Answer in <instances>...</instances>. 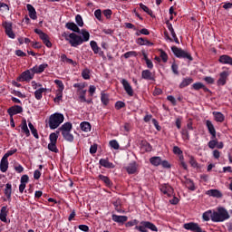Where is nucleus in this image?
I'll return each instance as SVG.
<instances>
[{"instance_id": "obj_1", "label": "nucleus", "mask_w": 232, "mask_h": 232, "mask_svg": "<svg viewBox=\"0 0 232 232\" xmlns=\"http://www.w3.org/2000/svg\"><path fill=\"white\" fill-rule=\"evenodd\" d=\"M64 122V114L55 112L49 117L48 125L50 130H57Z\"/></svg>"}, {"instance_id": "obj_2", "label": "nucleus", "mask_w": 232, "mask_h": 232, "mask_svg": "<svg viewBox=\"0 0 232 232\" xmlns=\"http://www.w3.org/2000/svg\"><path fill=\"white\" fill-rule=\"evenodd\" d=\"M229 218V212L224 208H218V211H214L211 215L212 222H224Z\"/></svg>"}, {"instance_id": "obj_3", "label": "nucleus", "mask_w": 232, "mask_h": 232, "mask_svg": "<svg viewBox=\"0 0 232 232\" xmlns=\"http://www.w3.org/2000/svg\"><path fill=\"white\" fill-rule=\"evenodd\" d=\"M135 229L140 232H148V229L150 231L159 232L157 226L150 221H141L140 226H136Z\"/></svg>"}, {"instance_id": "obj_4", "label": "nucleus", "mask_w": 232, "mask_h": 232, "mask_svg": "<svg viewBox=\"0 0 232 232\" xmlns=\"http://www.w3.org/2000/svg\"><path fill=\"white\" fill-rule=\"evenodd\" d=\"M172 53L178 59H188V61H193V56H191V53L182 50V48H179L177 46L171 47Z\"/></svg>"}, {"instance_id": "obj_5", "label": "nucleus", "mask_w": 232, "mask_h": 232, "mask_svg": "<svg viewBox=\"0 0 232 232\" xmlns=\"http://www.w3.org/2000/svg\"><path fill=\"white\" fill-rule=\"evenodd\" d=\"M69 44L73 48H77V46H81L82 44V36L75 34V33H71L69 34Z\"/></svg>"}, {"instance_id": "obj_6", "label": "nucleus", "mask_w": 232, "mask_h": 232, "mask_svg": "<svg viewBox=\"0 0 232 232\" xmlns=\"http://www.w3.org/2000/svg\"><path fill=\"white\" fill-rule=\"evenodd\" d=\"M34 75H35L34 72H32V69L26 70L25 72H22L21 75L16 79L18 82H28L34 79Z\"/></svg>"}, {"instance_id": "obj_7", "label": "nucleus", "mask_w": 232, "mask_h": 232, "mask_svg": "<svg viewBox=\"0 0 232 232\" xmlns=\"http://www.w3.org/2000/svg\"><path fill=\"white\" fill-rule=\"evenodd\" d=\"M34 34L39 35L40 39L43 41L44 44L47 46V48H52V42H50V37L44 32L40 29H34Z\"/></svg>"}, {"instance_id": "obj_8", "label": "nucleus", "mask_w": 232, "mask_h": 232, "mask_svg": "<svg viewBox=\"0 0 232 232\" xmlns=\"http://www.w3.org/2000/svg\"><path fill=\"white\" fill-rule=\"evenodd\" d=\"M160 191L163 193V195H167V197H171L173 195V187L168 183L160 184Z\"/></svg>"}, {"instance_id": "obj_9", "label": "nucleus", "mask_w": 232, "mask_h": 232, "mask_svg": "<svg viewBox=\"0 0 232 232\" xmlns=\"http://www.w3.org/2000/svg\"><path fill=\"white\" fill-rule=\"evenodd\" d=\"M3 27L5 28V34L10 39H15V34L14 33V30H12V23L10 22H4Z\"/></svg>"}, {"instance_id": "obj_10", "label": "nucleus", "mask_w": 232, "mask_h": 232, "mask_svg": "<svg viewBox=\"0 0 232 232\" xmlns=\"http://www.w3.org/2000/svg\"><path fill=\"white\" fill-rule=\"evenodd\" d=\"M227 77H229V72L227 71H223L219 73V78L217 82L218 86H226L227 82Z\"/></svg>"}, {"instance_id": "obj_11", "label": "nucleus", "mask_w": 232, "mask_h": 232, "mask_svg": "<svg viewBox=\"0 0 232 232\" xmlns=\"http://www.w3.org/2000/svg\"><path fill=\"white\" fill-rule=\"evenodd\" d=\"M7 113L10 117H14V115L23 113V107L20 105H14L7 110Z\"/></svg>"}, {"instance_id": "obj_12", "label": "nucleus", "mask_w": 232, "mask_h": 232, "mask_svg": "<svg viewBox=\"0 0 232 232\" xmlns=\"http://www.w3.org/2000/svg\"><path fill=\"white\" fill-rule=\"evenodd\" d=\"M121 83L122 84L126 93L130 96V97H133V88L131 87V85L130 84V82H128V80L126 79H122L121 81Z\"/></svg>"}, {"instance_id": "obj_13", "label": "nucleus", "mask_w": 232, "mask_h": 232, "mask_svg": "<svg viewBox=\"0 0 232 232\" xmlns=\"http://www.w3.org/2000/svg\"><path fill=\"white\" fill-rule=\"evenodd\" d=\"M206 126L211 135V139H217V130H215V125H213V122H211L209 120H207Z\"/></svg>"}, {"instance_id": "obj_14", "label": "nucleus", "mask_w": 232, "mask_h": 232, "mask_svg": "<svg viewBox=\"0 0 232 232\" xmlns=\"http://www.w3.org/2000/svg\"><path fill=\"white\" fill-rule=\"evenodd\" d=\"M99 164H100V166H102V168H106L107 169H115V164L110 162V160H108V158L101 159L99 160Z\"/></svg>"}, {"instance_id": "obj_15", "label": "nucleus", "mask_w": 232, "mask_h": 232, "mask_svg": "<svg viewBox=\"0 0 232 232\" xmlns=\"http://www.w3.org/2000/svg\"><path fill=\"white\" fill-rule=\"evenodd\" d=\"M90 46H91L93 53H95V54L98 53L101 57H102V55H104V52L102 50H101V47H99V45L97 44V42L91 41Z\"/></svg>"}, {"instance_id": "obj_16", "label": "nucleus", "mask_w": 232, "mask_h": 232, "mask_svg": "<svg viewBox=\"0 0 232 232\" xmlns=\"http://www.w3.org/2000/svg\"><path fill=\"white\" fill-rule=\"evenodd\" d=\"M218 63H220V64H228L229 66H232V57L227 54H222L218 58Z\"/></svg>"}, {"instance_id": "obj_17", "label": "nucleus", "mask_w": 232, "mask_h": 232, "mask_svg": "<svg viewBox=\"0 0 232 232\" xmlns=\"http://www.w3.org/2000/svg\"><path fill=\"white\" fill-rule=\"evenodd\" d=\"M46 68H48V63H43L40 64L39 66L35 65L33 68H31V72L32 73H43V72H44V70H46Z\"/></svg>"}, {"instance_id": "obj_18", "label": "nucleus", "mask_w": 232, "mask_h": 232, "mask_svg": "<svg viewBox=\"0 0 232 232\" xmlns=\"http://www.w3.org/2000/svg\"><path fill=\"white\" fill-rule=\"evenodd\" d=\"M111 218L113 222H116L117 224H124L125 222H128V216H119L117 214H112Z\"/></svg>"}, {"instance_id": "obj_19", "label": "nucleus", "mask_w": 232, "mask_h": 232, "mask_svg": "<svg viewBox=\"0 0 232 232\" xmlns=\"http://www.w3.org/2000/svg\"><path fill=\"white\" fill-rule=\"evenodd\" d=\"M65 28H67V30H71V32H74L75 34H81V29L73 22L66 23Z\"/></svg>"}, {"instance_id": "obj_20", "label": "nucleus", "mask_w": 232, "mask_h": 232, "mask_svg": "<svg viewBox=\"0 0 232 232\" xmlns=\"http://www.w3.org/2000/svg\"><path fill=\"white\" fill-rule=\"evenodd\" d=\"M27 11L29 12V17L30 19H33L35 21L37 19V11H35V7L34 5L27 4L26 5Z\"/></svg>"}, {"instance_id": "obj_21", "label": "nucleus", "mask_w": 232, "mask_h": 232, "mask_svg": "<svg viewBox=\"0 0 232 232\" xmlns=\"http://www.w3.org/2000/svg\"><path fill=\"white\" fill-rule=\"evenodd\" d=\"M98 180H102V182H103V184H105L107 188H111L113 186V182H111V179H110L109 177L104 176L102 174H100L98 176Z\"/></svg>"}, {"instance_id": "obj_22", "label": "nucleus", "mask_w": 232, "mask_h": 232, "mask_svg": "<svg viewBox=\"0 0 232 232\" xmlns=\"http://www.w3.org/2000/svg\"><path fill=\"white\" fill-rule=\"evenodd\" d=\"M192 88L198 92V90H203L206 93H209L211 92L204 83L202 82H195L192 84Z\"/></svg>"}, {"instance_id": "obj_23", "label": "nucleus", "mask_w": 232, "mask_h": 232, "mask_svg": "<svg viewBox=\"0 0 232 232\" xmlns=\"http://www.w3.org/2000/svg\"><path fill=\"white\" fill-rule=\"evenodd\" d=\"M206 195H208V197H214V198H222L223 197L222 192L218 189H209L206 192Z\"/></svg>"}, {"instance_id": "obj_24", "label": "nucleus", "mask_w": 232, "mask_h": 232, "mask_svg": "<svg viewBox=\"0 0 232 232\" xmlns=\"http://www.w3.org/2000/svg\"><path fill=\"white\" fill-rule=\"evenodd\" d=\"M6 217H8V208L6 206L2 207L0 210V220L1 222H8V219H6Z\"/></svg>"}, {"instance_id": "obj_25", "label": "nucleus", "mask_w": 232, "mask_h": 232, "mask_svg": "<svg viewBox=\"0 0 232 232\" xmlns=\"http://www.w3.org/2000/svg\"><path fill=\"white\" fill-rule=\"evenodd\" d=\"M141 77L145 81H155V77L153 76V73L150 72V70H143L141 72Z\"/></svg>"}, {"instance_id": "obj_26", "label": "nucleus", "mask_w": 232, "mask_h": 232, "mask_svg": "<svg viewBox=\"0 0 232 232\" xmlns=\"http://www.w3.org/2000/svg\"><path fill=\"white\" fill-rule=\"evenodd\" d=\"M72 128L73 125L72 122H65L59 128V130L62 131V133H66L72 131Z\"/></svg>"}, {"instance_id": "obj_27", "label": "nucleus", "mask_w": 232, "mask_h": 232, "mask_svg": "<svg viewBox=\"0 0 232 232\" xmlns=\"http://www.w3.org/2000/svg\"><path fill=\"white\" fill-rule=\"evenodd\" d=\"M20 128L23 131V133H24L26 135V137H30V130L28 129V124L26 123V119H23Z\"/></svg>"}, {"instance_id": "obj_28", "label": "nucleus", "mask_w": 232, "mask_h": 232, "mask_svg": "<svg viewBox=\"0 0 232 232\" xmlns=\"http://www.w3.org/2000/svg\"><path fill=\"white\" fill-rule=\"evenodd\" d=\"M80 130H82V131H84L85 133H88L92 131V124L88 121H82L80 123Z\"/></svg>"}, {"instance_id": "obj_29", "label": "nucleus", "mask_w": 232, "mask_h": 232, "mask_svg": "<svg viewBox=\"0 0 232 232\" xmlns=\"http://www.w3.org/2000/svg\"><path fill=\"white\" fill-rule=\"evenodd\" d=\"M184 184L190 191H195V189H197V187H195V182H193L191 179H188L186 176Z\"/></svg>"}, {"instance_id": "obj_30", "label": "nucleus", "mask_w": 232, "mask_h": 232, "mask_svg": "<svg viewBox=\"0 0 232 232\" xmlns=\"http://www.w3.org/2000/svg\"><path fill=\"white\" fill-rule=\"evenodd\" d=\"M0 171H2V173L8 171V160H6V158H2L0 161Z\"/></svg>"}, {"instance_id": "obj_31", "label": "nucleus", "mask_w": 232, "mask_h": 232, "mask_svg": "<svg viewBox=\"0 0 232 232\" xmlns=\"http://www.w3.org/2000/svg\"><path fill=\"white\" fill-rule=\"evenodd\" d=\"M126 171L127 173H129V175H133L137 173V163L136 162L130 163L129 166L126 167Z\"/></svg>"}, {"instance_id": "obj_32", "label": "nucleus", "mask_w": 232, "mask_h": 232, "mask_svg": "<svg viewBox=\"0 0 232 232\" xmlns=\"http://www.w3.org/2000/svg\"><path fill=\"white\" fill-rule=\"evenodd\" d=\"M60 59L62 63H67V64H72V66H77V62L68 58V56H66L64 53L61 54Z\"/></svg>"}, {"instance_id": "obj_33", "label": "nucleus", "mask_w": 232, "mask_h": 232, "mask_svg": "<svg viewBox=\"0 0 232 232\" xmlns=\"http://www.w3.org/2000/svg\"><path fill=\"white\" fill-rule=\"evenodd\" d=\"M216 122H224L226 117L220 111H213L212 112Z\"/></svg>"}, {"instance_id": "obj_34", "label": "nucleus", "mask_w": 232, "mask_h": 232, "mask_svg": "<svg viewBox=\"0 0 232 232\" xmlns=\"http://www.w3.org/2000/svg\"><path fill=\"white\" fill-rule=\"evenodd\" d=\"M4 193L7 199L12 200V184L11 183H6Z\"/></svg>"}, {"instance_id": "obj_35", "label": "nucleus", "mask_w": 232, "mask_h": 232, "mask_svg": "<svg viewBox=\"0 0 232 232\" xmlns=\"http://www.w3.org/2000/svg\"><path fill=\"white\" fill-rule=\"evenodd\" d=\"M137 44H140V46H153L155 44L150 42L148 39L138 38Z\"/></svg>"}, {"instance_id": "obj_36", "label": "nucleus", "mask_w": 232, "mask_h": 232, "mask_svg": "<svg viewBox=\"0 0 232 232\" xmlns=\"http://www.w3.org/2000/svg\"><path fill=\"white\" fill-rule=\"evenodd\" d=\"M140 146H141L142 151L150 152L151 151V150H153V147L151 146V144H150V142L146 140H141Z\"/></svg>"}, {"instance_id": "obj_37", "label": "nucleus", "mask_w": 232, "mask_h": 232, "mask_svg": "<svg viewBox=\"0 0 232 232\" xmlns=\"http://www.w3.org/2000/svg\"><path fill=\"white\" fill-rule=\"evenodd\" d=\"M80 34L82 35V43H88L90 41V32L86 31V29L80 30Z\"/></svg>"}, {"instance_id": "obj_38", "label": "nucleus", "mask_w": 232, "mask_h": 232, "mask_svg": "<svg viewBox=\"0 0 232 232\" xmlns=\"http://www.w3.org/2000/svg\"><path fill=\"white\" fill-rule=\"evenodd\" d=\"M150 162L152 166L158 167L160 166L162 159L159 156H154L150 159Z\"/></svg>"}, {"instance_id": "obj_39", "label": "nucleus", "mask_w": 232, "mask_h": 232, "mask_svg": "<svg viewBox=\"0 0 232 232\" xmlns=\"http://www.w3.org/2000/svg\"><path fill=\"white\" fill-rule=\"evenodd\" d=\"M193 82V78L187 77L182 80V82L179 84V88H186L187 86H189Z\"/></svg>"}, {"instance_id": "obj_40", "label": "nucleus", "mask_w": 232, "mask_h": 232, "mask_svg": "<svg viewBox=\"0 0 232 232\" xmlns=\"http://www.w3.org/2000/svg\"><path fill=\"white\" fill-rule=\"evenodd\" d=\"M46 90H47L46 88H39L34 92V97L36 101H41V99H43V93H44Z\"/></svg>"}, {"instance_id": "obj_41", "label": "nucleus", "mask_w": 232, "mask_h": 232, "mask_svg": "<svg viewBox=\"0 0 232 232\" xmlns=\"http://www.w3.org/2000/svg\"><path fill=\"white\" fill-rule=\"evenodd\" d=\"M101 101L103 106H108L110 104V95L107 93L102 92Z\"/></svg>"}, {"instance_id": "obj_42", "label": "nucleus", "mask_w": 232, "mask_h": 232, "mask_svg": "<svg viewBox=\"0 0 232 232\" xmlns=\"http://www.w3.org/2000/svg\"><path fill=\"white\" fill-rule=\"evenodd\" d=\"M62 136L63 137L64 140L67 142H73L74 137L73 134H72V131L69 132H63Z\"/></svg>"}, {"instance_id": "obj_43", "label": "nucleus", "mask_w": 232, "mask_h": 232, "mask_svg": "<svg viewBox=\"0 0 232 232\" xmlns=\"http://www.w3.org/2000/svg\"><path fill=\"white\" fill-rule=\"evenodd\" d=\"M140 7L141 8V10H143V12H146V14H148V15H150V17H155V14H153V11H151L150 7L146 6L144 4H140Z\"/></svg>"}, {"instance_id": "obj_44", "label": "nucleus", "mask_w": 232, "mask_h": 232, "mask_svg": "<svg viewBox=\"0 0 232 232\" xmlns=\"http://www.w3.org/2000/svg\"><path fill=\"white\" fill-rule=\"evenodd\" d=\"M28 126H29V130H31L32 135H34V138L39 139V133H37V129L34 127V124L31 121H29Z\"/></svg>"}, {"instance_id": "obj_45", "label": "nucleus", "mask_w": 232, "mask_h": 232, "mask_svg": "<svg viewBox=\"0 0 232 232\" xmlns=\"http://www.w3.org/2000/svg\"><path fill=\"white\" fill-rule=\"evenodd\" d=\"M57 139H59V131L52 132L49 135L50 142L56 143L57 144Z\"/></svg>"}, {"instance_id": "obj_46", "label": "nucleus", "mask_w": 232, "mask_h": 232, "mask_svg": "<svg viewBox=\"0 0 232 232\" xmlns=\"http://www.w3.org/2000/svg\"><path fill=\"white\" fill-rule=\"evenodd\" d=\"M91 71L88 68H85L82 71V79H84L85 81H89V79L91 78L90 76Z\"/></svg>"}, {"instance_id": "obj_47", "label": "nucleus", "mask_w": 232, "mask_h": 232, "mask_svg": "<svg viewBox=\"0 0 232 232\" xmlns=\"http://www.w3.org/2000/svg\"><path fill=\"white\" fill-rule=\"evenodd\" d=\"M211 215H213V212L211 210H208L203 213L202 218L205 222H209V219L211 218Z\"/></svg>"}, {"instance_id": "obj_48", "label": "nucleus", "mask_w": 232, "mask_h": 232, "mask_svg": "<svg viewBox=\"0 0 232 232\" xmlns=\"http://www.w3.org/2000/svg\"><path fill=\"white\" fill-rule=\"evenodd\" d=\"M112 206H114L118 213H121V198H116L114 201H112Z\"/></svg>"}, {"instance_id": "obj_49", "label": "nucleus", "mask_w": 232, "mask_h": 232, "mask_svg": "<svg viewBox=\"0 0 232 232\" xmlns=\"http://www.w3.org/2000/svg\"><path fill=\"white\" fill-rule=\"evenodd\" d=\"M48 150L53 153H58L59 150L57 149V143L50 142L48 144Z\"/></svg>"}, {"instance_id": "obj_50", "label": "nucleus", "mask_w": 232, "mask_h": 232, "mask_svg": "<svg viewBox=\"0 0 232 232\" xmlns=\"http://www.w3.org/2000/svg\"><path fill=\"white\" fill-rule=\"evenodd\" d=\"M181 135L184 140H189V130L188 129H182Z\"/></svg>"}, {"instance_id": "obj_51", "label": "nucleus", "mask_w": 232, "mask_h": 232, "mask_svg": "<svg viewBox=\"0 0 232 232\" xmlns=\"http://www.w3.org/2000/svg\"><path fill=\"white\" fill-rule=\"evenodd\" d=\"M109 145L112 148V150H119V148H121V145H119V141H117V140H111L109 142Z\"/></svg>"}, {"instance_id": "obj_52", "label": "nucleus", "mask_w": 232, "mask_h": 232, "mask_svg": "<svg viewBox=\"0 0 232 232\" xmlns=\"http://www.w3.org/2000/svg\"><path fill=\"white\" fill-rule=\"evenodd\" d=\"M190 166L192 168H199L198 162H197V160H195V157L189 156V160H188Z\"/></svg>"}, {"instance_id": "obj_53", "label": "nucleus", "mask_w": 232, "mask_h": 232, "mask_svg": "<svg viewBox=\"0 0 232 232\" xmlns=\"http://www.w3.org/2000/svg\"><path fill=\"white\" fill-rule=\"evenodd\" d=\"M160 57L163 63H168V53L164 50L160 49Z\"/></svg>"}, {"instance_id": "obj_54", "label": "nucleus", "mask_w": 232, "mask_h": 232, "mask_svg": "<svg viewBox=\"0 0 232 232\" xmlns=\"http://www.w3.org/2000/svg\"><path fill=\"white\" fill-rule=\"evenodd\" d=\"M138 53L135 51H129L123 54L125 59H130V57H137Z\"/></svg>"}, {"instance_id": "obj_55", "label": "nucleus", "mask_w": 232, "mask_h": 232, "mask_svg": "<svg viewBox=\"0 0 232 232\" xmlns=\"http://www.w3.org/2000/svg\"><path fill=\"white\" fill-rule=\"evenodd\" d=\"M75 21H76V24H78V26H80V27L84 26V21L82 20V16H81V14H77L75 16Z\"/></svg>"}, {"instance_id": "obj_56", "label": "nucleus", "mask_w": 232, "mask_h": 232, "mask_svg": "<svg viewBox=\"0 0 232 232\" xmlns=\"http://www.w3.org/2000/svg\"><path fill=\"white\" fill-rule=\"evenodd\" d=\"M54 84L58 86V91L64 92V83L61 80H54Z\"/></svg>"}, {"instance_id": "obj_57", "label": "nucleus", "mask_w": 232, "mask_h": 232, "mask_svg": "<svg viewBox=\"0 0 232 232\" xmlns=\"http://www.w3.org/2000/svg\"><path fill=\"white\" fill-rule=\"evenodd\" d=\"M218 144V140H217L216 138L211 139V140L208 142V148H210V150H215Z\"/></svg>"}, {"instance_id": "obj_58", "label": "nucleus", "mask_w": 232, "mask_h": 232, "mask_svg": "<svg viewBox=\"0 0 232 232\" xmlns=\"http://www.w3.org/2000/svg\"><path fill=\"white\" fill-rule=\"evenodd\" d=\"M14 153H17V149H13L8 150L4 156V159L8 160V157H12V155H14Z\"/></svg>"}, {"instance_id": "obj_59", "label": "nucleus", "mask_w": 232, "mask_h": 232, "mask_svg": "<svg viewBox=\"0 0 232 232\" xmlns=\"http://www.w3.org/2000/svg\"><path fill=\"white\" fill-rule=\"evenodd\" d=\"M94 17H96L98 21H102V12L101 11V9H97L94 11Z\"/></svg>"}, {"instance_id": "obj_60", "label": "nucleus", "mask_w": 232, "mask_h": 232, "mask_svg": "<svg viewBox=\"0 0 232 232\" xmlns=\"http://www.w3.org/2000/svg\"><path fill=\"white\" fill-rule=\"evenodd\" d=\"M63 101V91H56V96L54 98V102H59Z\"/></svg>"}, {"instance_id": "obj_61", "label": "nucleus", "mask_w": 232, "mask_h": 232, "mask_svg": "<svg viewBox=\"0 0 232 232\" xmlns=\"http://www.w3.org/2000/svg\"><path fill=\"white\" fill-rule=\"evenodd\" d=\"M78 93L81 102H82V101H86V90L80 91Z\"/></svg>"}, {"instance_id": "obj_62", "label": "nucleus", "mask_w": 232, "mask_h": 232, "mask_svg": "<svg viewBox=\"0 0 232 232\" xmlns=\"http://www.w3.org/2000/svg\"><path fill=\"white\" fill-rule=\"evenodd\" d=\"M125 107H126V103L124 102L119 101L115 103L116 110H122V108H125Z\"/></svg>"}, {"instance_id": "obj_63", "label": "nucleus", "mask_w": 232, "mask_h": 232, "mask_svg": "<svg viewBox=\"0 0 232 232\" xmlns=\"http://www.w3.org/2000/svg\"><path fill=\"white\" fill-rule=\"evenodd\" d=\"M14 170L16 171V173H23V171H24V168L23 167V165L17 163L16 165H14Z\"/></svg>"}, {"instance_id": "obj_64", "label": "nucleus", "mask_w": 232, "mask_h": 232, "mask_svg": "<svg viewBox=\"0 0 232 232\" xmlns=\"http://www.w3.org/2000/svg\"><path fill=\"white\" fill-rule=\"evenodd\" d=\"M171 71L174 73V75H179V65L173 63L171 65Z\"/></svg>"}]
</instances>
